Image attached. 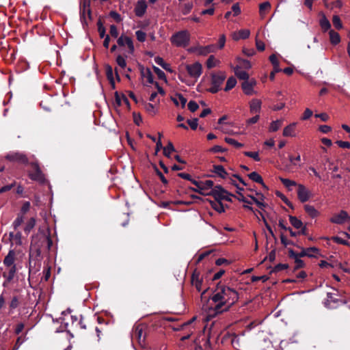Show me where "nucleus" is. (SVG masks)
Returning a JSON list of instances; mask_svg holds the SVG:
<instances>
[{
	"label": "nucleus",
	"instance_id": "1",
	"mask_svg": "<svg viewBox=\"0 0 350 350\" xmlns=\"http://www.w3.org/2000/svg\"><path fill=\"white\" fill-rule=\"evenodd\" d=\"M216 304L214 309L210 311L209 316L227 311L239 299L238 293L233 288L223 284H218L211 297Z\"/></svg>",
	"mask_w": 350,
	"mask_h": 350
},
{
	"label": "nucleus",
	"instance_id": "2",
	"mask_svg": "<svg viewBox=\"0 0 350 350\" xmlns=\"http://www.w3.org/2000/svg\"><path fill=\"white\" fill-rule=\"evenodd\" d=\"M52 245L51 238L45 234H40L33 237L30 247V257L40 256L41 248L46 247V250H50Z\"/></svg>",
	"mask_w": 350,
	"mask_h": 350
},
{
	"label": "nucleus",
	"instance_id": "3",
	"mask_svg": "<svg viewBox=\"0 0 350 350\" xmlns=\"http://www.w3.org/2000/svg\"><path fill=\"white\" fill-rule=\"evenodd\" d=\"M171 43L177 47H186L189 44L190 33L187 30L178 31L170 38Z\"/></svg>",
	"mask_w": 350,
	"mask_h": 350
},
{
	"label": "nucleus",
	"instance_id": "4",
	"mask_svg": "<svg viewBox=\"0 0 350 350\" xmlns=\"http://www.w3.org/2000/svg\"><path fill=\"white\" fill-rule=\"evenodd\" d=\"M226 78L225 72L219 71L215 73L211 74V87L208 91L215 94L221 90V86Z\"/></svg>",
	"mask_w": 350,
	"mask_h": 350
},
{
	"label": "nucleus",
	"instance_id": "5",
	"mask_svg": "<svg viewBox=\"0 0 350 350\" xmlns=\"http://www.w3.org/2000/svg\"><path fill=\"white\" fill-rule=\"evenodd\" d=\"M193 183L196 186V188L193 189V190L204 196L209 195L210 191L213 189V182L211 180L205 181L193 180Z\"/></svg>",
	"mask_w": 350,
	"mask_h": 350
},
{
	"label": "nucleus",
	"instance_id": "6",
	"mask_svg": "<svg viewBox=\"0 0 350 350\" xmlns=\"http://www.w3.org/2000/svg\"><path fill=\"white\" fill-rule=\"evenodd\" d=\"M209 195L213 196L216 200H226L231 201L230 194L227 191L224 190L221 186H216L210 191Z\"/></svg>",
	"mask_w": 350,
	"mask_h": 350
},
{
	"label": "nucleus",
	"instance_id": "7",
	"mask_svg": "<svg viewBox=\"0 0 350 350\" xmlns=\"http://www.w3.org/2000/svg\"><path fill=\"white\" fill-rule=\"evenodd\" d=\"M186 70L190 77L197 80L202 72V64L196 62L192 64H187L185 66Z\"/></svg>",
	"mask_w": 350,
	"mask_h": 350
},
{
	"label": "nucleus",
	"instance_id": "8",
	"mask_svg": "<svg viewBox=\"0 0 350 350\" xmlns=\"http://www.w3.org/2000/svg\"><path fill=\"white\" fill-rule=\"evenodd\" d=\"M297 197L301 202H306L308 201L312 197V194L311 191L304 185H297Z\"/></svg>",
	"mask_w": 350,
	"mask_h": 350
},
{
	"label": "nucleus",
	"instance_id": "9",
	"mask_svg": "<svg viewBox=\"0 0 350 350\" xmlns=\"http://www.w3.org/2000/svg\"><path fill=\"white\" fill-rule=\"evenodd\" d=\"M329 221L333 224H342L350 221V216L345 211H340L339 213H334Z\"/></svg>",
	"mask_w": 350,
	"mask_h": 350
},
{
	"label": "nucleus",
	"instance_id": "10",
	"mask_svg": "<svg viewBox=\"0 0 350 350\" xmlns=\"http://www.w3.org/2000/svg\"><path fill=\"white\" fill-rule=\"evenodd\" d=\"M256 83V81L254 79L243 81L241 84V88L244 94L247 96L257 94L258 92L254 90Z\"/></svg>",
	"mask_w": 350,
	"mask_h": 350
},
{
	"label": "nucleus",
	"instance_id": "11",
	"mask_svg": "<svg viewBox=\"0 0 350 350\" xmlns=\"http://www.w3.org/2000/svg\"><path fill=\"white\" fill-rule=\"evenodd\" d=\"M216 46L213 44L205 46H196L193 47L190 49V51L196 53L198 55H206L211 53H215L216 51Z\"/></svg>",
	"mask_w": 350,
	"mask_h": 350
},
{
	"label": "nucleus",
	"instance_id": "12",
	"mask_svg": "<svg viewBox=\"0 0 350 350\" xmlns=\"http://www.w3.org/2000/svg\"><path fill=\"white\" fill-rule=\"evenodd\" d=\"M31 166L33 172L29 173L30 178L40 183L43 182L44 180V175L41 172L38 165L37 163H32Z\"/></svg>",
	"mask_w": 350,
	"mask_h": 350
},
{
	"label": "nucleus",
	"instance_id": "13",
	"mask_svg": "<svg viewBox=\"0 0 350 350\" xmlns=\"http://www.w3.org/2000/svg\"><path fill=\"white\" fill-rule=\"evenodd\" d=\"M117 42L120 46H126L130 53H132L134 51V45L131 38L122 35L118 39Z\"/></svg>",
	"mask_w": 350,
	"mask_h": 350
},
{
	"label": "nucleus",
	"instance_id": "14",
	"mask_svg": "<svg viewBox=\"0 0 350 350\" xmlns=\"http://www.w3.org/2000/svg\"><path fill=\"white\" fill-rule=\"evenodd\" d=\"M191 282L192 286H194L198 291H201L202 290L203 279L198 271H193L191 275Z\"/></svg>",
	"mask_w": 350,
	"mask_h": 350
},
{
	"label": "nucleus",
	"instance_id": "15",
	"mask_svg": "<svg viewBox=\"0 0 350 350\" xmlns=\"http://www.w3.org/2000/svg\"><path fill=\"white\" fill-rule=\"evenodd\" d=\"M5 158L10 161H15L21 163H27V158L25 154L21 152H10L6 155Z\"/></svg>",
	"mask_w": 350,
	"mask_h": 350
},
{
	"label": "nucleus",
	"instance_id": "16",
	"mask_svg": "<svg viewBox=\"0 0 350 350\" xmlns=\"http://www.w3.org/2000/svg\"><path fill=\"white\" fill-rule=\"evenodd\" d=\"M147 9V4L145 0H139L135 8V12L136 16H142Z\"/></svg>",
	"mask_w": 350,
	"mask_h": 350
},
{
	"label": "nucleus",
	"instance_id": "17",
	"mask_svg": "<svg viewBox=\"0 0 350 350\" xmlns=\"http://www.w3.org/2000/svg\"><path fill=\"white\" fill-rule=\"evenodd\" d=\"M250 198L253 200L254 203L261 209L263 210L265 207V204L264 203V196L260 193H256L255 196L248 195Z\"/></svg>",
	"mask_w": 350,
	"mask_h": 350
},
{
	"label": "nucleus",
	"instance_id": "18",
	"mask_svg": "<svg viewBox=\"0 0 350 350\" xmlns=\"http://www.w3.org/2000/svg\"><path fill=\"white\" fill-rule=\"evenodd\" d=\"M262 102L258 98H253L250 102V111L251 113H258L261 109Z\"/></svg>",
	"mask_w": 350,
	"mask_h": 350
},
{
	"label": "nucleus",
	"instance_id": "19",
	"mask_svg": "<svg viewBox=\"0 0 350 350\" xmlns=\"http://www.w3.org/2000/svg\"><path fill=\"white\" fill-rule=\"evenodd\" d=\"M271 5L269 1H265L259 4V16L261 19L265 18L267 14L270 11Z\"/></svg>",
	"mask_w": 350,
	"mask_h": 350
},
{
	"label": "nucleus",
	"instance_id": "20",
	"mask_svg": "<svg viewBox=\"0 0 350 350\" xmlns=\"http://www.w3.org/2000/svg\"><path fill=\"white\" fill-rule=\"evenodd\" d=\"M81 14L83 18L90 15V0H83L81 3Z\"/></svg>",
	"mask_w": 350,
	"mask_h": 350
},
{
	"label": "nucleus",
	"instance_id": "21",
	"mask_svg": "<svg viewBox=\"0 0 350 350\" xmlns=\"http://www.w3.org/2000/svg\"><path fill=\"white\" fill-rule=\"evenodd\" d=\"M296 125L297 123L293 122L284 127L283 130V135L284 137H295Z\"/></svg>",
	"mask_w": 350,
	"mask_h": 350
},
{
	"label": "nucleus",
	"instance_id": "22",
	"mask_svg": "<svg viewBox=\"0 0 350 350\" xmlns=\"http://www.w3.org/2000/svg\"><path fill=\"white\" fill-rule=\"evenodd\" d=\"M141 75L144 80L146 81L148 83H153V75L148 68H141Z\"/></svg>",
	"mask_w": 350,
	"mask_h": 350
},
{
	"label": "nucleus",
	"instance_id": "23",
	"mask_svg": "<svg viewBox=\"0 0 350 350\" xmlns=\"http://www.w3.org/2000/svg\"><path fill=\"white\" fill-rule=\"evenodd\" d=\"M306 213L311 217L315 218L319 215V212L314 208V206L306 204L304 206Z\"/></svg>",
	"mask_w": 350,
	"mask_h": 350
},
{
	"label": "nucleus",
	"instance_id": "24",
	"mask_svg": "<svg viewBox=\"0 0 350 350\" xmlns=\"http://www.w3.org/2000/svg\"><path fill=\"white\" fill-rule=\"evenodd\" d=\"M172 100L176 106L181 105L182 107H185L187 103V99L180 94H176Z\"/></svg>",
	"mask_w": 350,
	"mask_h": 350
},
{
	"label": "nucleus",
	"instance_id": "25",
	"mask_svg": "<svg viewBox=\"0 0 350 350\" xmlns=\"http://www.w3.org/2000/svg\"><path fill=\"white\" fill-rule=\"evenodd\" d=\"M250 31L247 29H241L233 33V39L237 40L239 39H245L250 36Z\"/></svg>",
	"mask_w": 350,
	"mask_h": 350
},
{
	"label": "nucleus",
	"instance_id": "26",
	"mask_svg": "<svg viewBox=\"0 0 350 350\" xmlns=\"http://www.w3.org/2000/svg\"><path fill=\"white\" fill-rule=\"evenodd\" d=\"M213 172L224 179H227L228 178L229 174L226 172L222 165H215Z\"/></svg>",
	"mask_w": 350,
	"mask_h": 350
},
{
	"label": "nucleus",
	"instance_id": "27",
	"mask_svg": "<svg viewBox=\"0 0 350 350\" xmlns=\"http://www.w3.org/2000/svg\"><path fill=\"white\" fill-rule=\"evenodd\" d=\"M234 73L239 79L244 80V81L249 80V75L245 71L241 69L239 66H237L234 68Z\"/></svg>",
	"mask_w": 350,
	"mask_h": 350
},
{
	"label": "nucleus",
	"instance_id": "28",
	"mask_svg": "<svg viewBox=\"0 0 350 350\" xmlns=\"http://www.w3.org/2000/svg\"><path fill=\"white\" fill-rule=\"evenodd\" d=\"M220 64V61L216 59L213 55L209 56L206 61V66L211 69L217 66Z\"/></svg>",
	"mask_w": 350,
	"mask_h": 350
},
{
	"label": "nucleus",
	"instance_id": "29",
	"mask_svg": "<svg viewBox=\"0 0 350 350\" xmlns=\"http://www.w3.org/2000/svg\"><path fill=\"white\" fill-rule=\"evenodd\" d=\"M234 178H237V179H238V180H239V182H240L241 183H242L243 185H246V183L243 181V180L241 177H239V176H237V175H233V176H230L228 175V178L227 179H229L230 183H232L233 185H234V186L237 188V189H238V190H239V191H242L243 189V188H241V187H240L237 184V183H236V181H235V180H234Z\"/></svg>",
	"mask_w": 350,
	"mask_h": 350
},
{
	"label": "nucleus",
	"instance_id": "30",
	"mask_svg": "<svg viewBox=\"0 0 350 350\" xmlns=\"http://www.w3.org/2000/svg\"><path fill=\"white\" fill-rule=\"evenodd\" d=\"M330 42L333 44H337L340 42V35L334 31V30H330L329 32Z\"/></svg>",
	"mask_w": 350,
	"mask_h": 350
},
{
	"label": "nucleus",
	"instance_id": "31",
	"mask_svg": "<svg viewBox=\"0 0 350 350\" xmlns=\"http://www.w3.org/2000/svg\"><path fill=\"white\" fill-rule=\"evenodd\" d=\"M144 108L146 111L151 116H154L157 113V107L155 104L145 103Z\"/></svg>",
	"mask_w": 350,
	"mask_h": 350
},
{
	"label": "nucleus",
	"instance_id": "32",
	"mask_svg": "<svg viewBox=\"0 0 350 350\" xmlns=\"http://www.w3.org/2000/svg\"><path fill=\"white\" fill-rule=\"evenodd\" d=\"M14 253L12 251H10L8 254L5 256L4 259V264L7 267H11L14 266Z\"/></svg>",
	"mask_w": 350,
	"mask_h": 350
},
{
	"label": "nucleus",
	"instance_id": "33",
	"mask_svg": "<svg viewBox=\"0 0 350 350\" xmlns=\"http://www.w3.org/2000/svg\"><path fill=\"white\" fill-rule=\"evenodd\" d=\"M283 120H277L275 121H273L269 126V131L275 132L277 131L282 125Z\"/></svg>",
	"mask_w": 350,
	"mask_h": 350
},
{
	"label": "nucleus",
	"instance_id": "34",
	"mask_svg": "<svg viewBox=\"0 0 350 350\" xmlns=\"http://www.w3.org/2000/svg\"><path fill=\"white\" fill-rule=\"evenodd\" d=\"M289 221L291 224L297 229L301 228L303 226L302 221L296 217L290 216Z\"/></svg>",
	"mask_w": 350,
	"mask_h": 350
},
{
	"label": "nucleus",
	"instance_id": "35",
	"mask_svg": "<svg viewBox=\"0 0 350 350\" xmlns=\"http://www.w3.org/2000/svg\"><path fill=\"white\" fill-rule=\"evenodd\" d=\"M211 206L213 209L217 211L219 213H222L224 211V208L220 200L211 201Z\"/></svg>",
	"mask_w": 350,
	"mask_h": 350
},
{
	"label": "nucleus",
	"instance_id": "36",
	"mask_svg": "<svg viewBox=\"0 0 350 350\" xmlns=\"http://www.w3.org/2000/svg\"><path fill=\"white\" fill-rule=\"evenodd\" d=\"M320 26L323 31H327L331 27V24L327 18L323 15L320 20Z\"/></svg>",
	"mask_w": 350,
	"mask_h": 350
},
{
	"label": "nucleus",
	"instance_id": "37",
	"mask_svg": "<svg viewBox=\"0 0 350 350\" xmlns=\"http://www.w3.org/2000/svg\"><path fill=\"white\" fill-rule=\"evenodd\" d=\"M249 178L252 180L253 181L256 183H258L262 185L264 187H265V185L263 183L262 177L256 172H252L248 175Z\"/></svg>",
	"mask_w": 350,
	"mask_h": 350
},
{
	"label": "nucleus",
	"instance_id": "38",
	"mask_svg": "<svg viewBox=\"0 0 350 350\" xmlns=\"http://www.w3.org/2000/svg\"><path fill=\"white\" fill-rule=\"evenodd\" d=\"M236 84H237V80L234 77H231L228 78V79L227 80L224 90L226 92L230 90L236 85Z\"/></svg>",
	"mask_w": 350,
	"mask_h": 350
},
{
	"label": "nucleus",
	"instance_id": "39",
	"mask_svg": "<svg viewBox=\"0 0 350 350\" xmlns=\"http://www.w3.org/2000/svg\"><path fill=\"white\" fill-rule=\"evenodd\" d=\"M237 61L239 63V65L237 66H239L241 68V69H242V68L250 69L252 67L251 63L246 59L237 58Z\"/></svg>",
	"mask_w": 350,
	"mask_h": 350
},
{
	"label": "nucleus",
	"instance_id": "40",
	"mask_svg": "<svg viewBox=\"0 0 350 350\" xmlns=\"http://www.w3.org/2000/svg\"><path fill=\"white\" fill-rule=\"evenodd\" d=\"M175 149L172 143L169 142L167 146L163 148V154L165 157L170 158L171 153L174 152Z\"/></svg>",
	"mask_w": 350,
	"mask_h": 350
},
{
	"label": "nucleus",
	"instance_id": "41",
	"mask_svg": "<svg viewBox=\"0 0 350 350\" xmlns=\"http://www.w3.org/2000/svg\"><path fill=\"white\" fill-rule=\"evenodd\" d=\"M26 340L25 335L20 336L17 338L12 350H18L21 345Z\"/></svg>",
	"mask_w": 350,
	"mask_h": 350
},
{
	"label": "nucleus",
	"instance_id": "42",
	"mask_svg": "<svg viewBox=\"0 0 350 350\" xmlns=\"http://www.w3.org/2000/svg\"><path fill=\"white\" fill-rule=\"evenodd\" d=\"M332 23L334 27L337 29H341L342 28V23L338 16L334 15L332 18Z\"/></svg>",
	"mask_w": 350,
	"mask_h": 350
},
{
	"label": "nucleus",
	"instance_id": "43",
	"mask_svg": "<svg viewBox=\"0 0 350 350\" xmlns=\"http://www.w3.org/2000/svg\"><path fill=\"white\" fill-rule=\"evenodd\" d=\"M280 179L281 182L282 183V184L288 188H289L291 186H297V187L298 184H297L296 182L294 180H290L288 178H280Z\"/></svg>",
	"mask_w": 350,
	"mask_h": 350
},
{
	"label": "nucleus",
	"instance_id": "44",
	"mask_svg": "<svg viewBox=\"0 0 350 350\" xmlns=\"http://www.w3.org/2000/svg\"><path fill=\"white\" fill-rule=\"evenodd\" d=\"M142 334H143L142 328H141L139 327H137L133 332V336L135 337L138 340L139 342H141V341L144 340V339H142Z\"/></svg>",
	"mask_w": 350,
	"mask_h": 350
},
{
	"label": "nucleus",
	"instance_id": "45",
	"mask_svg": "<svg viewBox=\"0 0 350 350\" xmlns=\"http://www.w3.org/2000/svg\"><path fill=\"white\" fill-rule=\"evenodd\" d=\"M225 141L229 144H231L237 148H241L243 146V144L238 142L237 141H236L235 139H232V138H230V137H226L225 138Z\"/></svg>",
	"mask_w": 350,
	"mask_h": 350
},
{
	"label": "nucleus",
	"instance_id": "46",
	"mask_svg": "<svg viewBox=\"0 0 350 350\" xmlns=\"http://www.w3.org/2000/svg\"><path fill=\"white\" fill-rule=\"evenodd\" d=\"M122 100H123L126 104H129L128 99L125 97L124 95L119 96L117 93L116 94V102L118 106L121 105Z\"/></svg>",
	"mask_w": 350,
	"mask_h": 350
},
{
	"label": "nucleus",
	"instance_id": "47",
	"mask_svg": "<svg viewBox=\"0 0 350 350\" xmlns=\"http://www.w3.org/2000/svg\"><path fill=\"white\" fill-rule=\"evenodd\" d=\"M244 154L254 159L256 161H259L260 160L258 152H245Z\"/></svg>",
	"mask_w": 350,
	"mask_h": 350
},
{
	"label": "nucleus",
	"instance_id": "48",
	"mask_svg": "<svg viewBox=\"0 0 350 350\" xmlns=\"http://www.w3.org/2000/svg\"><path fill=\"white\" fill-rule=\"evenodd\" d=\"M135 35H136V37H137V39L138 41H139V42L145 41L146 38V34L145 32H144L141 30H138L135 32Z\"/></svg>",
	"mask_w": 350,
	"mask_h": 350
},
{
	"label": "nucleus",
	"instance_id": "49",
	"mask_svg": "<svg viewBox=\"0 0 350 350\" xmlns=\"http://www.w3.org/2000/svg\"><path fill=\"white\" fill-rule=\"evenodd\" d=\"M116 62L121 68H124L126 66V61L123 57L118 55L116 58Z\"/></svg>",
	"mask_w": 350,
	"mask_h": 350
},
{
	"label": "nucleus",
	"instance_id": "50",
	"mask_svg": "<svg viewBox=\"0 0 350 350\" xmlns=\"http://www.w3.org/2000/svg\"><path fill=\"white\" fill-rule=\"evenodd\" d=\"M295 256V267L294 269H300L301 267H303L304 266V262L303 260H301L299 258H298L297 256Z\"/></svg>",
	"mask_w": 350,
	"mask_h": 350
},
{
	"label": "nucleus",
	"instance_id": "51",
	"mask_svg": "<svg viewBox=\"0 0 350 350\" xmlns=\"http://www.w3.org/2000/svg\"><path fill=\"white\" fill-rule=\"evenodd\" d=\"M199 108L198 103L195 101L191 100L188 103V109L191 111L194 112Z\"/></svg>",
	"mask_w": 350,
	"mask_h": 350
},
{
	"label": "nucleus",
	"instance_id": "52",
	"mask_svg": "<svg viewBox=\"0 0 350 350\" xmlns=\"http://www.w3.org/2000/svg\"><path fill=\"white\" fill-rule=\"evenodd\" d=\"M269 60L273 67H280L279 66V61H278V59L276 55L272 54L271 55H270Z\"/></svg>",
	"mask_w": 350,
	"mask_h": 350
},
{
	"label": "nucleus",
	"instance_id": "53",
	"mask_svg": "<svg viewBox=\"0 0 350 350\" xmlns=\"http://www.w3.org/2000/svg\"><path fill=\"white\" fill-rule=\"evenodd\" d=\"M9 267V271H8V275H6L5 273H4V276H6L7 278L10 280L13 278L14 277V273H15V271H16V268H15V266H11V267Z\"/></svg>",
	"mask_w": 350,
	"mask_h": 350
},
{
	"label": "nucleus",
	"instance_id": "54",
	"mask_svg": "<svg viewBox=\"0 0 350 350\" xmlns=\"http://www.w3.org/2000/svg\"><path fill=\"white\" fill-rule=\"evenodd\" d=\"M312 116V111L310 109L307 108V109H306V110L304 112V114L301 117V120H308Z\"/></svg>",
	"mask_w": 350,
	"mask_h": 350
},
{
	"label": "nucleus",
	"instance_id": "55",
	"mask_svg": "<svg viewBox=\"0 0 350 350\" xmlns=\"http://www.w3.org/2000/svg\"><path fill=\"white\" fill-rule=\"evenodd\" d=\"M109 33L112 37L117 38L118 36V31L116 26L114 25H111Z\"/></svg>",
	"mask_w": 350,
	"mask_h": 350
},
{
	"label": "nucleus",
	"instance_id": "56",
	"mask_svg": "<svg viewBox=\"0 0 350 350\" xmlns=\"http://www.w3.org/2000/svg\"><path fill=\"white\" fill-rule=\"evenodd\" d=\"M256 49L260 51H263L265 49V45L264 42L260 40H256Z\"/></svg>",
	"mask_w": 350,
	"mask_h": 350
},
{
	"label": "nucleus",
	"instance_id": "57",
	"mask_svg": "<svg viewBox=\"0 0 350 350\" xmlns=\"http://www.w3.org/2000/svg\"><path fill=\"white\" fill-rule=\"evenodd\" d=\"M220 130L224 133L228 134H234V133L230 129V126L228 124H224L220 127Z\"/></svg>",
	"mask_w": 350,
	"mask_h": 350
},
{
	"label": "nucleus",
	"instance_id": "58",
	"mask_svg": "<svg viewBox=\"0 0 350 350\" xmlns=\"http://www.w3.org/2000/svg\"><path fill=\"white\" fill-rule=\"evenodd\" d=\"M19 304V301L17 297H14L10 304V308L11 309H14L18 307Z\"/></svg>",
	"mask_w": 350,
	"mask_h": 350
},
{
	"label": "nucleus",
	"instance_id": "59",
	"mask_svg": "<svg viewBox=\"0 0 350 350\" xmlns=\"http://www.w3.org/2000/svg\"><path fill=\"white\" fill-rule=\"evenodd\" d=\"M154 70L159 79H165V75L164 72L162 71L161 69H159L157 67L154 66Z\"/></svg>",
	"mask_w": 350,
	"mask_h": 350
},
{
	"label": "nucleus",
	"instance_id": "60",
	"mask_svg": "<svg viewBox=\"0 0 350 350\" xmlns=\"http://www.w3.org/2000/svg\"><path fill=\"white\" fill-rule=\"evenodd\" d=\"M301 157L299 154H298L297 157H294L292 155L289 156V161L293 165H297V163L300 161Z\"/></svg>",
	"mask_w": 350,
	"mask_h": 350
},
{
	"label": "nucleus",
	"instance_id": "61",
	"mask_svg": "<svg viewBox=\"0 0 350 350\" xmlns=\"http://www.w3.org/2000/svg\"><path fill=\"white\" fill-rule=\"evenodd\" d=\"M336 143L342 148H350V143L348 142H344V141H336Z\"/></svg>",
	"mask_w": 350,
	"mask_h": 350
},
{
	"label": "nucleus",
	"instance_id": "62",
	"mask_svg": "<svg viewBox=\"0 0 350 350\" xmlns=\"http://www.w3.org/2000/svg\"><path fill=\"white\" fill-rule=\"evenodd\" d=\"M187 123L193 130H196L198 127V120H188Z\"/></svg>",
	"mask_w": 350,
	"mask_h": 350
},
{
	"label": "nucleus",
	"instance_id": "63",
	"mask_svg": "<svg viewBox=\"0 0 350 350\" xmlns=\"http://www.w3.org/2000/svg\"><path fill=\"white\" fill-rule=\"evenodd\" d=\"M25 327V325L23 323H18L14 329V332L16 334H19L23 330Z\"/></svg>",
	"mask_w": 350,
	"mask_h": 350
},
{
	"label": "nucleus",
	"instance_id": "64",
	"mask_svg": "<svg viewBox=\"0 0 350 350\" xmlns=\"http://www.w3.org/2000/svg\"><path fill=\"white\" fill-rule=\"evenodd\" d=\"M232 10L234 12V15L237 16L241 13V8L238 3L234 4L232 7Z\"/></svg>",
	"mask_w": 350,
	"mask_h": 350
}]
</instances>
